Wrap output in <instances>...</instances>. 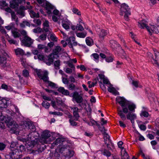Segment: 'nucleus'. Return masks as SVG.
I'll return each mask as SVG.
<instances>
[{"instance_id":"9","label":"nucleus","mask_w":159,"mask_h":159,"mask_svg":"<svg viewBox=\"0 0 159 159\" xmlns=\"http://www.w3.org/2000/svg\"><path fill=\"white\" fill-rule=\"evenodd\" d=\"M138 25L140 28L144 29V27H145L148 31L149 32V34L152 35V32L151 31V27L150 28L147 25L146 21L143 20L139 22H138Z\"/></svg>"},{"instance_id":"5","label":"nucleus","mask_w":159,"mask_h":159,"mask_svg":"<svg viewBox=\"0 0 159 159\" xmlns=\"http://www.w3.org/2000/svg\"><path fill=\"white\" fill-rule=\"evenodd\" d=\"M38 58L40 60L43 61L48 66H50L53 63L52 59L49 55L48 56H44L42 55L39 54L38 55Z\"/></svg>"},{"instance_id":"27","label":"nucleus","mask_w":159,"mask_h":159,"mask_svg":"<svg viewBox=\"0 0 159 159\" xmlns=\"http://www.w3.org/2000/svg\"><path fill=\"white\" fill-rule=\"evenodd\" d=\"M19 145L17 142H12L11 143L10 147L11 149L17 148L18 147V146Z\"/></svg>"},{"instance_id":"48","label":"nucleus","mask_w":159,"mask_h":159,"mask_svg":"<svg viewBox=\"0 0 159 159\" xmlns=\"http://www.w3.org/2000/svg\"><path fill=\"white\" fill-rule=\"evenodd\" d=\"M11 15L12 20H15L16 17H17L15 14V12L13 11L11 12Z\"/></svg>"},{"instance_id":"47","label":"nucleus","mask_w":159,"mask_h":159,"mask_svg":"<svg viewBox=\"0 0 159 159\" xmlns=\"http://www.w3.org/2000/svg\"><path fill=\"white\" fill-rule=\"evenodd\" d=\"M0 52L1 53V54L0 55V56H2L3 57H6V56L9 57L7 53L5 52L4 50H3V49L0 50Z\"/></svg>"},{"instance_id":"23","label":"nucleus","mask_w":159,"mask_h":159,"mask_svg":"<svg viewBox=\"0 0 159 159\" xmlns=\"http://www.w3.org/2000/svg\"><path fill=\"white\" fill-rule=\"evenodd\" d=\"M65 139L64 138H58L53 143L55 145H58L65 141Z\"/></svg>"},{"instance_id":"34","label":"nucleus","mask_w":159,"mask_h":159,"mask_svg":"<svg viewBox=\"0 0 159 159\" xmlns=\"http://www.w3.org/2000/svg\"><path fill=\"white\" fill-rule=\"evenodd\" d=\"M12 33L15 38H19L20 36V34L18 32L12 30Z\"/></svg>"},{"instance_id":"55","label":"nucleus","mask_w":159,"mask_h":159,"mask_svg":"<svg viewBox=\"0 0 159 159\" xmlns=\"http://www.w3.org/2000/svg\"><path fill=\"white\" fill-rule=\"evenodd\" d=\"M23 74L25 77H27L29 75L28 71L27 70H24L23 71Z\"/></svg>"},{"instance_id":"15","label":"nucleus","mask_w":159,"mask_h":159,"mask_svg":"<svg viewBox=\"0 0 159 159\" xmlns=\"http://www.w3.org/2000/svg\"><path fill=\"white\" fill-rule=\"evenodd\" d=\"M23 124L27 129L31 130L32 131V132L35 131L36 130L35 127L31 122L25 121Z\"/></svg>"},{"instance_id":"28","label":"nucleus","mask_w":159,"mask_h":159,"mask_svg":"<svg viewBox=\"0 0 159 159\" xmlns=\"http://www.w3.org/2000/svg\"><path fill=\"white\" fill-rule=\"evenodd\" d=\"M16 0H12V3L10 4V7L12 8H15L18 7V3H15L16 2Z\"/></svg>"},{"instance_id":"26","label":"nucleus","mask_w":159,"mask_h":159,"mask_svg":"<svg viewBox=\"0 0 159 159\" xmlns=\"http://www.w3.org/2000/svg\"><path fill=\"white\" fill-rule=\"evenodd\" d=\"M107 34V31L103 29H102L99 34V36L100 38H103Z\"/></svg>"},{"instance_id":"22","label":"nucleus","mask_w":159,"mask_h":159,"mask_svg":"<svg viewBox=\"0 0 159 159\" xmlns=\"http://www.w3.org/2000/svg\"><path fill=\"white\" fill-rule=\"evenodd\" d=\"M155 58H153V60L154 61V63L157 65L159 68V53L157 52L155 53Z\"/></svg>"},{"instance_id":"4","label":"nucleus","mask_w":159,"mask_h":159,"mask_svg":"<svg viewBox=\"0 0 159 159\" xmlns=\"http://www.w3.org/2000/svg\"><path fill=\"white\" fill-rule=\"evenodd\" d=\"M120 11V15L123 16L124 13H125L124 18L126 20L128 21L129 20V16L131 14L130 8L129 7V6L125 3L122 4L121 5Z\"/></svg>"},{"instance_id":"29","label":"nucleus","mask_w":159,"mask_h":159,"mask_svg":"<svg viewBox=\"0 0 159 159\" xmlns=\"http://www.w3.org/2000/svg\"><path fill=\"white\" fill-rule=\"evenodd\" d=\"M60 63V61L59 60L56 61L54 62V66L56 69H59Z\"/></svg>"},{"instance_id":"38","label":"nucleus","mask_w":159,"mask_h":159,"mask_svg":"<svg viewBox=\"0 0 159 159\" xmlns=\"http://www.w3.org/2000/svg\"><path fill=\"white\" fill-rule=\"evenodd\" d=\"M76 34L78 37L84 38L86 36V34H84L83 33H77Z\"/></svg>"},{"instance_id":"43","label":"nucleus","mask_w":159,"mask_h":159,"mask_svg":"<svg viewBox=\"0 0 159 159\" xmlns=\"http://www.w3.org/2000/svg\"><path fill=\"white\" fill-rule=\"evenodd\" d=\"M56 102L58 106H63L64 105V103L62 102V100H59L57 99L56 100Z\"/></svg>"},{"instance_id":"3","label":"nucleus","mask_w":159,"mask_h":159,"mask_svg":"<svg viewBox=\"0 0 159 159\" xmlns=\"http://www.w3.org/2000/svg\"><path fill=\"white\" fill-rule=\"evenodd\" d=\"M37 75L39 78L42 80L43 81L45 82H47L48 84V86L52 88L55 87V84L50 81H48L49 79L48 76V73L47 71L44 70L42 71L40 70L37 71L36 72Z\"/></svg>"},{"instance_id":"40","label":"nucleus","mask_w":159,"mask_h":159,"mask_svg":"<svg viewBox=\"0 0 159 159\" xmlns=\"http://www.w3.org/2000/svg\"><path fill=\"white\" fill-rule=\"evenodd\" d=\"M73 114L75 118V120H77L80 117L78 111H73Z\"/></svg>"},{"instance_id":"39","label":"nucleus","mask_w":159,"mask_h":159,"mask_svg":"<svg viewBox=\"0 0 159 159\" xmlns=\"http://www.w3.org/2000/svg\"><path fill=\"white\" fill-rule=\"evenodd\" d=\"M42 105L46 108H48L50 106V104L46 101H44L42 103Z\"/></svg>"},{"instance_id":"11","label":"nucleus","mask_w":159,"mask_h":159,"mask_svg":"<svg viewBox=\"0 0 159 159\" xmlns=\"http://www.w3.org/2000/svg\"><path fill=\"white\" fill-rule=\"evenodd\" d=\"M51 136V134L48 130H45L43 132L41 135L42 139L40 140V143L43 142L44 143H47L46 139H48Z\"/></svg>"},{"instance_id":"7","label":"nucleus","mask_w":159,"mask_h":159,"mask_svg":"<svg viewBox=\"0 0 159 159\" xmlns=\"http://www.w3.org/2000/svg\"><path fill=\"white\" fill-rule=\"evenodd\" d=\"M20 39L22 44L25 47H30L33 43L32 39L29 37H25L23 39L20 38Z\"/></svg>"},{"instance_id":"61","label":"nucleus","mask_w":159,"mask_h":159,"mask_svg":"<svg viewBox=\"0 0 159 159\" xmlns=\"http://www.w3.org/2000/svg\"><path fill=\"white\" fill-rule=\"evenodd\" d=\"M69 121L70 125L72 126H76L77 124L76 122L73 120H71L70 119L69 120Z\"/></svg>"},{"instance_id":"31","label":"nucleus","mask_w":159,"mask_h":159,"mask_svg":"<svg viewBox=\"0 0 159 159\" xmlns=\"http://www.w3.org/2000/svg\"><path fill=\"white\" fill-rule=\"evenodd\" d=\"M42 29V31H43V32H44V31L45 32V34H48V35H49L51 33V32L49 30V29L48 28V27H43V28Z\"/></svg>"},{"instance_id":"21","label":"nucleus","mask_w":159,"mask_h":159,"mask_svg":"<svg viewBox=\"0 0 159 159\" xmlns=\"http://www.w3.org/2000/svg\"><path fill=\"white\" fill-rule=\"evenodd\" d=\"M107 90L109 92L112 93L114 94L117 95H119V93L113 87H108Z\"/></svg>"},{"instance_id":"6","label":"nucleus","mask_w":159,"mask_h":159,"mask_svg":"<svg viewBox=\"0 0 159 159\" xmlns=\"http://www.w3.org/2000/svg\"><path fill=\"white\" fill-rule=\"evenodd\" d=\"M9 153L12 156L14 159H19L20 158H22V155L20 154L19 149L15 148L11 149L10 152Z\"/></svg>"},{"instance_id":"16","label":"nucleus","mask_w":159,"mask_h":159,"mask_svg":"<svg viewBox=\"0 0 159 159\" xmlns=\"http://www.w3.org/2000/svg\"><path fill=\"white\" fill-rule=\"evenodd\" d=\"M57 91L62 94L66 96H69L70 97H72L73 98L72 96L73 94H70V95L69 91L65 89L63 87H59L57 89Z\"/></svg>"},{"instance_id":"10","label":"nucleus","mask_w":159,"mask_h":159,"mask_svg":"<svg viewBox=\"0 0 159 159\" xmlns=\"http://www.w3.org/2000/svg\"><path fill=\"white\" fill-rule=\"evenodd\" d=\"M7 125L14 133H15V131L18 127V124L13 120H12L10 122H8Z\"/></svg>"},{"instance_id":"56","label":"nucleus","mask_w":159,"mask_h":159,"mask_svg":"<svg viewBox=\"0 0 159 159\" xmlns=\"http://www.w3.org/2000/svg\"><path fill=\"white\" fill-rule=\"evenodd\" d=\"M51 39L53 41H57V38L55 36V34H52L50 35V37Z\"/></svg>"},{"instance_id":"62","label":"nucleus","mask_w":159,"mask_h":159,"mask_svg":"<svg viewBox=\"0 0 159 159\" xmlns=\"http://www.w3.org/2000/svg\"><path fill=\"white\" fill-rule=\"evenodd\" d=\"M20 148V153L24 151L25 150V146L22 145H20L18 146Z\"/></svg>"},{"instance_id":"41","label":"nucleus","mask_w":159,"mask_h":159,"mask_svg":"<svg viewBox=\"0 0 159 159\" xmlns=\"http://www.w3.org/2000/svg\"><path fill=\"white\" fill-rule=\"evenodd\" d=\"M47 92L49 93H52V94L57 95L58 94V93L57 92H55L54 91L52 90H49L47 89H44Z\"/></svg>"},{"instance_id":"32","label":"nucleus","mask_w":159,"mask_h":159,"mask_svg":"<svg viewBox=\"0 0 159 159\" xmlns=\"http://www.w3.org/2000/svg\"><path fill=\"white\" fill-rule=\"evenodd\" d=\"M102 153L103 155L106 156L107 157H109L111 155V153L108 150L106 149H104Z\"/></svg>"},{"instance_id":"35","label":"nucleus","mask_w":159,"mask_h":159,"mask_svg":"<svg viewBox=\"0 0 159 159\" xmlns=\"http://www.w3.org/2000/svg\"><path fill=\"white\" fill-rule=\"evenodd\" d=\"M33 22L38 26H40L42 23V22L39 19H34L33 20Z\"/></svg>"},{"instance_id":"42","label":"nucleus","mask_w":159,"mask_h":159,"mask_svg":"<svg viewBox=\"0 0 159 159\" xmlns=\"http://www.w3.org/2000/svg\"><path fill=\"white\" fill-rule=\"evenodd\" d=\"M76 29L77 30L82 31L84 30V28H83V27L80 24H78L77 26H76Z\"/></svg>"},{"instance_id":"17","label":"nucleus","mask_w":159,"mask_h":159,"mask_svg":"<svg viewBox=\"0 0 159 159\" xmlns=\"http://www.w3.org/2000/svg\"><path fill=\"white\" fill-rule=\"evenodd\" d=\"M28 136L30 139L39 140L38 138L39 134L37 132L34 131L31 132V133L29 134Z\"/></svg>"},{"instance_id":"19","label":"nucleus","mask_w":159,"mask_h":159,"mask_svg":"<svg viewBox=\"0 0 159 159\" xmlns=\"http://www.w3.org/2000/svg\"><path fill=\"white\" fill-rule=\"evenodd\" d=\"M9 101L5 99L0 100V108H6L9 104Z\"/></svg>"},{"instance_id":"46","label":"nucleus","mask_w":159,"mask_h":159,"mask_svg":"<svg viewBox=\"0 0 159 159\" xmlns=\"http://www.w3.org/2000/svg\"><path fill=\"white\" fill-rule=\"evenodd\" d=\"M46 5L47 9H53V6L52 5L48 2H46Z\"/></svg>"},{"instance_id":"13","label":"nucleus","mask_w":159,"mask_h":159,"mask_svg":"<svg viewBox=\"0 0 159 159\" xmlns=\"http://www.w3.org/2000/svg\"><path fill=\"white\" fill-rule=\"evenodd\" d=\"M73 99H75L76 102L78 103H80L83 102V98L82 97L77 91L74 92L73 93Z\"/></svg>"},{"instance_id":"60","label":"nucleus","mask_w":159,"mask_h":159,"mask_svg":"<svg viewBox=\"0 0 159 159\" xmlns=\"http://www.w3.org/2000/svg\"><path fill=\"white\" fill-rule=\"evenodd\" d=\"M86 42L87 45L89 46L92 45L93 44V41H92V42H91V41L87 39V38L86 39Z\"/></svg>"},{"instance_id":"59","label":"nucleus","mask_w":159,"mask_h":159,"mask_svg":"<svg viewBox=\"0 0 159 159\" xmlns=\"http://www.w3.org/2000/svg\"><path fill=\"white\" fill-rule=\"evenodd\" d=\"M8 42L10 43V44H13L16 45H17V41L14 40V39H9L8 40Z\"/></svg>"},{"instance_id":"33","label":"nucleus","mask_w":159,"mask_h":159,"mask_svg":"<svg viewBox=\"0 0 159 159\" xmlns=\"http://www.w3.org/2000/svg\"><path fill=\"white\" fill-rule=\"evenodd\" d=\"M47 35V34H43L39 37L38 39L42 41L45 40L46 39Z\"/></svg>"},{"instance_id":"51","label":"nucleus","mask_w":159,"mask_h":159,"mask_svg":"<svg viewBox=\"0 0 159 159\" xmlns=\"http://www.w3.org/2000/svg\"><path fill=\"white\" fill-rule=\"evenodd\" d=\"M0 6L3 7L8 6V4L6 3L5 1H0Z\"/></svg>"},{"instance_id":"37","label":"nucleus","mask_w":159,"mask_h":159,"mask_svg":"<svg viewBox=\"0 0 159 159\" xmlns=\"http://www.w3.org/2000/svg\"><path fill=\"white\" fill-rule=\"evenodd\" d=\"M51 104L52 107L55 109H57L58 110L62 111V109L61 108H58L57 107L56 105V102L55 101H51Z\"/></svg>"},{"instance_id":"18","label":"nucleus","mask_w":159,"mask_h":159,"mask_svg":"<svg viewBox=\"0 0 159 159\" xmlns=\"http://www.w3.org/2000/svg\"><path fill=\"white\" fill-rule=\"evenodd\" d=\"M7 63V58L2 56H0V65L5 69L7 67L6 65ZM5 70H6L5 69Z\"/></svg>"},{"instance_id":"24","label":"nucleus","mask_w":159,"mask_h":159,"mask_svg":"<svg viewBox=\"0 0 159 159\" xmlns=\"http://www.w3.org/2000/svg\"><path fill=\"white\" fill-rule=\"evenodd\" d=\"M2 119L3 120L5 121L7 125L8 122H10L12 120H13L10 116L7 115V116H4V117H3Z\"/></svg>"},{"instance_id":"45","label":"nucleus","mask_w":159,"mask_h":159,"mask_svg":"<svg viewBox=\"0 0 159 159\" xmlns=\"http://www.w3.org/2000/svg\"><path fill=\"white\" fill-rule=\"evenodd\" d=\"M75 84L71 83L68 86V88L70 90H74L75 88Z\"/></svg>"},{"instance_id":"12","label":"nucleus","mask_w":159,"mask_h":159,"mask_svg":"<svg viewBox=\"0 0 159 159\" xmlns=\"http://www.w3.org/2000/svg\"><path fill=\"white\" fill-rule=\"evenodd\" d=\"M62 48L59 46H56L55 48L53 50L52 53L49 55L50 57L52 58L53 60L55 58V55L57 56V57H59L58 55L59 53L61 51Z\"/></svg>"},{"instance_id":"36","label":"nucleus","mask_w":159,"mask_h":159,"mask_svg":"<svg viewBox=\"0 0 159 159\" xmlns=\"http://www.w3.org/2000/svg\"><path fill=\"white\" fill-rule=\"evenodd\" d=\"M72 11L74 14H76L78 16H80L81 15L80 12L76 8H74Z\"/></svg>"},{"instance_id":"58","label":"nucleus","mask_w":159,"mask_h":159,"mask_svg":"<svg viewBox=\"0 0 159 159\" xmlns=\"http://www.w3.org/2000/svg\"><path fill=\"white\" fill-rule=\"evenodd\" d=\"M13 157L11 154H6L5 156V159H14Z\"/></svg>"},{"instance_id":"52","label":"nucleus","mask_w":159,"mask_h":159,"mask_svg":"<svg viewBox=\"0 0 159 159\" xmlns=\"http://www.w3.org/2000/svg\"><path fill=\"white\" fill-rule=\"evenodd\" d=\"M129 156L127 153H124V155L121 157V159H129Z\"/></svg>"},{"instance_id":"50","label":"nucleus","mask_w":159,"mask_h":159,"mask_svg":"<svg viewBox=\"0 0 159 159\" xmlns=\"http://www.w3.org/2000/svg\"><path fill=\"white\" fill-rule=\"evenodd\" d=\"M90 122L92 124V125H95L96 124L97 126L99 128L100 125L97 122L93 120H90Z\"/></svg>"},{"instance_id":"20","label":"nucleus","mask_w":159,"mask_h":159,"mask_svg":"<svg viewBox=\"0 0 159 159\" xmlns=\"http://www.w3.org/2000/svg\"><path fill=\"white\" fill-rule=\"evenodd\" d=\"M38 48L39 50L44 49V52H49L51 51V49L50 48H48V47L44 45L40 44L38 45Z\"/></svg>"},{"instance_id":"25","label":"nucleus","mask_w":159,"mask_h":159,"mask_svg":"<svg viewBox=\"0 0 159 159\" xmlns=\"http://www.w3.org/2000/svg\"><path fill=\"white\" fill-rule=\"evenodd\" d=\"M15 52L16 54L17 55L20 54L21 55H23L25 54L24 51L21 49L18 48L15 50Z\"/></svg>"},{"instance_id":"2","label":"nucleus","mask_w":159,"mask_h":159,"mask_svg":"<svg viewBox=\"0 0 159 159\" xmlns=\"http://www.w3.org/2000/svg\"><path fill=\"white\" fill-rule=\"evenodd\" d=\"M40 142L39 140L30 139L29 142L30 144L28 145L30 147H36L37 148L33 149L32 150L31 152L34 154H37L42 152L44 149V148L45 147L43 144L41 145L39 143Z\"/></svg>"},{"instance_id":"8","label":"nucleus","mask_w":159,"mask_h":159,"mask_svg":"<svg viewBox=\"0 0 159 159\" xmlns=\"http://www.w3.org/2000/svg\"><path fill=\"white\" fill-rule=\"evenodd\" d=\"M66 148H64L63 147H62L59 150V152L61 153H63L64 151L66 152V154L65 155L66 157H68L70 158L73 156L74 154V151L72 150H69V149H64Z\"/></svg>"},{"instance_id":"57","label":"nucleus","mask_w":159,"mask_h":159,"mask_svg":"<svg viewBox=\"0 0 159 159\" xmlns=\"http://www.w3.org/2000/svg\"><path fill=\"white\" fill-rule=\"evenodd\" d=\"M156 27L154 25H151V31L152 32H155V33H157V32L158 33L159 31H158L157 32V31H155V30L156 29Z\"/></svg>"},{"instance_id":"44","label":"nucleus","mask_w":159,"mask_h":159,"mask_svg":"<svg viewBox=\"0 0 159 159\" xmlns=\"http://www.w3.org/2000/svg\"><path fill=\"white\" fill-rule=\"evenodd\" d=\"M6 145L3 143L0 142V151H2L5 148Z\"/></svg>"},{"instance_id":"1","label":"nucleus","mask_w":159,"mask_h":159,"mask_svg":"<svg viewBox=\"0 0 159 159\" xmlns=\"http://www.w3.org/2000/svg\"><path fill=\"white\" fill-rule=\"evenodd\" d=\"M116 101L118 103L122 108V110H118V114L123 120H125L126 116L124 113L127 114V119H136V116L132 112L134 111L136 106L133 103L130 104L129 102L123 97H117L116 98Z\"/></svg>"},{"instance_id":"63","label":"nucleus","mask_w":159,"mask_h":159,"mask_svg":"<svg viewBox=\"0 0 159 159\" xmlns=\"http://www.w3.org/2000/svg\"><path fill=\"white\" fill-rule=\"evenodd\" d=\"M92 56H93V58L96 60H98L99 57V56L97 53H93L92 54Z\"/></svg>"},{"instance_id":"49","label":"nucleus","mask_w":159,"mask_h":159,"mask_svg":"<svg viewBox=\"0 0 159 159\" xmlns=\"http://www.w3.org/2000/svg\"><path fill=\"white\" fill-rule=\"evenodd\" d=\"M17 13L22 17H23L25 16L24 12L22 10H19L17 11Z\"/></svg>"},{"instance_id":"14","label":"nucleus","mask_w":159,"mask_h":159,"mask_svg":"<svg viewBox=\"0 0 159 159\" xmlns=\"http://www.w3.org/2000/svg\"><path fill=\"white\" fill-rule=\"evenodd\" d=\"M75 40V38L73 36L70 37L68 38L66 40V41H67L68 43L69 47L70 48H72L73 51L74 50V48H73V46H76L77 45V43L76 42H74L72 43L71 40L73 42Z\"/></svg>"},{"instance_id":"53","label":"nucleus","mask_w":159,"mask_h":159,"mask_svg":"<svg viewBox=\"0 0 159 159\" xmlns=\"http://www.w3.org/2000/svg\"><path fill=\"white\" fill-rule=\"evenodd\" d=\"M103 82L104 84H108L110 86H112V85L110 83L108 80L106 78L104 79L103 80Z\"/></svg>"},{"instance_id":"64","label":"nucleus","mask_w":159,"mask_h":159,"mask_svg":"<svg viewBox=\"0 0 159 159\" xmlns=\"http://www.w3.org/2000/svg\"><path fill=\"white\" fill-rule=\"evenodd\" d=\"M63 27L65 28L66 30H67L70 29L69 25L66 23H63L62 25Z\"/></svg>"},{"instance_id":"30","label":"nucleus","mask_w":159,"mask_h":159,"mask_svg":"<svg viewBox=\"0 0 159 159\" xmlns=\"http://www.w3.org/2000/svg\"><path fill=\"white\" fill-rule=\"evenodd\" d=\"M33 32L35 33H39L43 32L42 29L39 27H38L37 28L33 30Z\"/></svg>"},{"instance_id":"54","label":"nucleus","mask_w":159,"mask_h":159,"mask_svg":"<svg viewBox=\"0 0 159 159\" xmlns=\"http://www.w3.org/2000/svg\"><path fill=\"white\" fill-rule=\"evenodd\" d=\"M106 61L108 62H111L113 61V59L111 57H106L105 58Z\"/></svg>"}]
</instances>
